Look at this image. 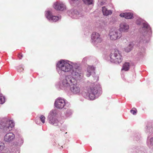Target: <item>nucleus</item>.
<instances>
[{"label": "nucleus", "instance_id": "f257e3e1", "mask_svg": "<svg viewBox=\"0 0 153 153\" xmlns=\"http://www.w3.org/2000/svg\"><path fill=\"white\" fill-rule=\"evenodd\" d=\"M136 23L138 25H141L139 30L141 35L137 38V42L140 43L148 42L152 34L151 30L149 25L146 22L140 18L137 19Z\"/></svg>", "mask_w": 153, "mask_h": 153}, {"label": "nucleus", "instance_id": "f03ea898", "mask_svg": "<svg viewBox=\"0 0 153 153\" xmlns=\"http://www.w3.org/2000/svg\"><path fill=\"white\" fill-rule=\"evenodd\" d=\"M75 64L68 60H61L56 64L57 71L60 76H64L67 73L72 71Z\"/></svg>", "mask_w": 153, "mask_h": 153}, {"label": "nucleus", "instance_id": "7ed1b4c3", "mask_svg": "<svg viewBox=\"0 0 153 153\" xmlns=\"http://www.w3.org/2000/svg\"><path fill=\"white\" fill-rule=\"evenodd\" d=\"M87 91V94L88 96L86 98L92 100L98 98L102 93L101 88L99 84L94 85V86L88 89Z\"/></svg>", "mask_w": 153, "mask_h": 153}, {"label": "nucleus", "instance_id": "20e7f679", "mask_svg": "<svg viewBox=\"0 0 153 153\" xmlns=\"http://www.w3.org/2000/svg\"><path fill=\"white\" fill-rule=\"evenodd\" d=\"M71 73V76L75 81L83 82L85 79L83 72L79 68L78 65L76 63Z\"/></svg>", "mask_w": 153, "mask_h": 153}, {"label": "nucleus", "instance_id": "39448f33", "mask_svg": "<svg viewBox=\"0 0 153 153\" xmlns=\"http://www.w3.org/2000/svg\"><path fill=\"white\" fill-rule=\"evenodd\" d=\"M14 126V123L12 120L5 119L0 120V128L3 129L5 132L12 130Z\"/></svg>", "mask_w": 153, "mask_h": 153}, {"label": "nucleus", "instance_id": "423d86ee", "mask_svg": "<svg viewBox=\"0 0 153 153\" xmlns=\"http://www.w3.org/2000/svg\"><path fill=\"white\" fill-rule=\"evenodd\" d=\"M110 58V60L111 62L116 64L121 63L123 60L122 56L117 49H115L111 51Z\"/></svg>", "mask_w": 153, "mask_h": 153}, {"label": "nucleus", "instance_id": "0eeeda50", "mask_svg": "<svg viewBox=\"0 0 153 153\" xmlns=\"http://www.w3.org/2000/svg\"><path fill=\"white\" fill-rule=\"evenodd\" d=\"M74 81L71 75L65 76V78L62 80L61 83L59 85V88L66 91L69 88Z\"/></svg>", "mask_w": 153, "mask_h": 153}, {"label": "nucleus", "instance_id": "6e6552de", "mask_svg": "<svg viewBox=\"0 0 153 153\" xmlns=\"http://www.w3.org/2000/svg\"><path fill=\"white\" fill-rule=\"evenodd\" d=\"M4 147V144L0 142V153H20V149L16 146L13 145L5 150H3Z\"/></svg>", "mask_w": 153, "mask_h": 153}, {"label": "nucleus", "instance_id": "1a4fd4ad", "mask_svg": "<svg viewBox=\"0 0 153 153\" xmlns=\"http://www.w3.org/2000/svg\"><path fill=\"white\" fill-rule=\"evenodd\" d=\"M68 13L73 19H79L84 16V12L80 10L73 9L69 10Z\"/></svg>", "mask_w": 153, "mask_h": 153}, {"label": "nucleus", "instance_id": "9d476101", "mask_svg": "<svg viewBox=\"0 0 153 153\" xmlns=\"http://www.w3.org/2000/svg\"><path fill=\"white\" fill-rule=\"evenodd\" d=\"M100 36V34L97 32H93L91 35V43L97 47L99 46L102 41V39Z\"/></svg>", "mask_w": 153, "mask_h": 153}, {"label": "nucleus", "instance_id": "9b49d317", "mask_svg": "<svg viewBox=\"0 0 153 153\" xmlns=\"http://www.w3.org/2000/svg\"><path fill=\"white\" fill-rule=\"evenodd\" d=\"M70 104L64 99L58 98L55 100L54 102V105L55 107L57 109H62L65 106L67 107L70 106Z\"/></svg>", "mask_w": 153, "mask_h": 153}, {"label": "nucleus", "instance_id": "f8f14e48", "mask_svg": "<svg viewBox=\"0 0 153 153\" xmlns=\"http://www.w3.org/2000/svg\"><path fill=\"white\" fill-rule=\"evenodd\" d=\"M56 115L57 114L55 110L51 111L50 112L48 118L49 123L55 126H58V121L56 117Z\"/></svg>", "mask_w": 153, "mask_h": 153}, {"label": "nucleus", "instance_id": "ddd939ff", "mask_svg": "<svg viewBox=\"0 0 153 153\" xmlns=\"http://www.w3.org/2000/svg\"><path fill=\"white\" fill-rule=\"evenodd\" d=\"M122 35L120 31L117 29H111L109 32V36L111 40H115L119 39Z\"/></svg>", "mask_w": 153, "mask_h": 153}, {"label": "nucleus", "instance_id": "4468645a", "mask_svg": "<svg viewBox=\"0 0 153 153\" xmlns=\"http://www.w3.org/2000/svg\"><path fill=\"white\" fill-rule=\"evenodd\" d=\"M72 83L70 87V90L71 93L75 95H79L80 93V88L79 85L77 83L75 80Z\"/></svg>", "mask_w": 153, "mask_h": 153}, {"label": "nucleus", "instance_id": "2eb2a0df", "mask_svg": "<svg viewBox=\"0 0 153 153\" xmlns=\"http://www.w3.org/2000/svg\"><path fill=\"white\" fill-rule=\"evenodd\" d=\"M45 16L47 19L51 22H56L61 19L60 16H53L50 10L45 12Z\"/></svg>", "mask_w": 153, "mask_h": 153}, {"label": "nucleus", "instance_id": "dca6fc26", "mask_svg": "<svg viewBox=\"0 0 153 153\" xmlns=\"http://www.w3.org/2000/svg\"><path fill=\"white\" fill-rule=\"evenodd\" d=\"M54 8L57 10L62 11L66 9L65 5L62 2H56L53 5Z\"/></svg>", "mask_w": 153, "mask_h": 153}, {"label": "nucleus", "instance_id": "f3484780", "mask_svg": "<svg viewBox=\"0 0 153 153\" xmlns=\"http://www.w3.org/2000/svg\"><path fill=\"white\" fill-rule=\"evenodd\" d=\"M15 136L12 132H9L6 134L4 136V140L7 142H10L14 139Z\"/></svg>", "mask_w": 153, "mask_h": 153}, {"label": "nucleus", "instance_id": "a211bd4d", "mask_svg": "<svg viewBox=\"0 0 153 153\" xmlns=\"http://www.w3.org/2000/svg\"><path fill=\"white\" fill-rule=\"evenodd\" d=\"M129 28V26L128 24L125 23H122L120 25L119 30L121 33L126 32L128 31Z\"/></svg>", "mask_w": 153, "mask_h": 153}, {"label": "nucleus", "instance_id": "6ab92c4d", "mask_svg": "<svg viewBox=\"0 0 153 153\" xmlns=\"http://www.w3.org/2000/svg\"><path fill=\"white\" fill-rule=\"evenodd\" d=\"M95 68L93 66H89L87 68L86 76L89 77L93 73H95Z\"/></svg>", "mask_w": 153, "mask_h": 153}, {"label": "nucleus", "instance_id": "aec40b11", "mask_svg": "<svg viewBox=\"0 0 153 153\" xmlns=\"http://www.w3.org/2000/svg\"><path fill=\"white\" fill-rule=\"evenodd\" d=\"M120 16L126 19H131L133 17L132 14L130 13H122L120 14Z\"/></svg>", "mask_w": 153, "mask_h": 153}, {"label": "nucleus", "instance_id": "412c9836", "mask_svg": "<svg viewBox=\"0 0 153 153\" xmlns=\"http://www.w3.org/2000/svg\"><path fill=\"white\" fill-rule=\"evenodd\" d=\"M134 42H130L128 45L124 48L125 51L126 52H129L131 51L133 49L134 45Z\"/></svg>", "mask_w": 153, "mask_h": 153}, {"label": "nucleus", "instance_id": "4be33fe9", "mask_svg": "<svg viewBox=\"0 0 153 153\" xmlns=\"http://www.w3.org/2000/svg\"><path fill=\"white\" fill-rule=\"evenodd\" d=\"M102 11L103 14L104 16H108L111 14L112 13V11L108 10L105 7H102Z\"/></svg>", "mask_w": 153, "mask_h": 153}, {"label": "nucleus", "instance_id": "5701e85b", "mask_svg": "<svg viewBox=\"0 0 153 153\" xmlns=\"http://www.w3.org/2000/svg\"><path fill=\"white\" fill-rule=\"evenodd\" d=\"M130 67L129 63L128 62H125L123 65L122 70H124L125 71H128Z\"/></svg>", "mask_w": 153, "mask_h": 153}, {"label": "nucleus", "instance_id": "b1692460", "mask_svg": "<svg viewBox=\"0 0 153 153\" xmlns=\"http://www.w3.org/2000/svg\"><path fill=\"white\" fill-rule=\"evenodd\" d=\"M80 0H69L70 4L72 6H75L79 3Z\"/></svg>", "mask_w": 153, "mask_h": 153}, {"label": "nucleus", "instance_id": "393cba45", "mask_svg": "<svg viewBox=\"0 0 153 153\" xmlns=\"http://www.w3.org/2000/svg\"><path fill=\"white\" fill-rule=\"evenodd\" d=\"M141 51H142L141 52L140 51H139V52L137 55L136 57L140 58L143 56L145 53V50L144 49H143Z\"/></svg>", "mask_w": 153, "mask_h": 153}, {"label": "nucleus", "instance_id": "a878e982", "mask_svg": "<svg viewBox=\"0 0 153 153\" xmlns=\"http://www.w3.org/2000/svg\"><path fill=\"white\" fill-rule=\"evenodd\" d=\"M146 132L148 134L150 133H153V128L151 126H147L146 130Z\"/></svg>", "mask_w": 153, "mask_h": 153}, {"label": "nucleus", "instance_id": "bb28decb", "mask_svg": "<svg viewBox=\"0 0 153 153\" xmlns=\"http://www.w3.org/2000/svg\"><path fill=\"white\" fill-rule=\"evenodd\" d=\"M73 111L71 109H68L64 113L66 117H68L71 116L72 114Z\"/></svg>", "mask_w": 153, "mask_h": 153}, {"label": "nucleus", "instance_id": "cd10ccee", "mask_svg": "<svg viewBox=\"0 0 153 153\" xmlns=\"http://www.w3.org/2000/svg\"><path fill=\"white\" fill-rule=\"evenodd\" d=\"M5 101L4 97L2 94H0V104H3L5 102Z\"/></svg>", "mask_w": 153, "mask_h": 153}, {"label": "nucleus", "instance_id": "c85d7f7f", "mask_svg": "<svg viewBox=\"0 0 153 153\" xmlns=\"http://www.w3.org/2000/svg\"><path fill=\"white\" fill-rule=\"evenodd\" d=\"M141 138V137L140 134L138 133L135 134L134 137V139L135 140L137 141L140 140Z\"/></svg>", "mask_w": 153, "mask_h": 153}, {"label": "nucleus", "instance_id": "c756f323", "mask_svg": "<svg viewBox=\"0 0 153 153\" xmlns=\"http://www.w3.org/2000/svg\"><path fill=\"white\" fill-rule=\"evenodd\" d=\"M24 66L23 65H20L17 67L16 69L19 72H22L24 70Z\"/></svg>", "mask_w": 153, "mask_h": 153}, {"label": "nucleus", "instance_id": "7c9ffc66", "mask_svg": "<svg viewBox=\"0 0 153 153\" xmlns=\"http://www.w3.org/2000/svg\"><path fill=\"white\" fill-rule=\"evenodd\" d=\"M84 3L86 4L90 5L92 4L93 0H83Z\"/></svg>", "mask_w": 153, "mask_h": 153}, {"label": "nucleus", "instance_id": "2f4dec72", "mask_svg": "<svg viewBox=\"0 0 153 153\" xmlns=\"http://www.w3.org/2000/svg\"><path fill=\"white\" fill-rule=\"evenodd\" d=\"M40 120L43 123H44L45 122V116L43 115H41L40 117Z\"/></svg>", "mask_w": 153, "mask_h": 153}, {"label": "nucleus", "instance_id": "473e14b6", "mask_svg": "<svg viewBox=\"0 0 153 153\" xmlns=\"http://www.w3.org/2000/svg\"><path fill=\"white\" fill-rule=\"evenodd\" d=\"M18 143L19 145H21L23 143V139L22 137H20L18 140Z\"/></svg>", "mask_w": 153, "mask_h": 153}, {"label": "nucleus", "instance_id": "72a5a7b5", "mask_svg": "<svg viewBox=\"0 0 153 153\" xmlns=\"http://www.w3.org/2000/svg\"><path fill=\"white\" fill-rule=\"evenodd\" d=\"M148 145H153V137L150 139L149 141H148Z\"/></svg>", "mask_w": 153, "mask_h": 153}, {"label": "nucleus", "instance_id": "f704fd0d", "mask_svg": "<svg viewBox=\"0 0 153 153\" xmlns=\"http://www.w3.org/2000/svg\"><path fill=\"white\" fill-rule=\"evenodd\" d=\"M131 113L133 115H135L136 114L137 112V110L135 109V110H131L130 111Z\"/></svg>", "mask_w": 153, "mask_h": 153}, {"label": "nucleus", "instance_id": "c9c22d12", "mask_svg": "<svg viewBox=\"0 0 153 153\" xmlns=\"http://www.w3.org/2000/svg\"><path fill=\"white\" fill-rule=\"evenodd\" d=\"M22 55L21 53L19 54L18 55V57L19 59H21L22 58Z\"/></svg>", "mask_w": 153, "mask_h": 153}, {"label": "nucleus", "instance_id": "e433bc0d", "mask_svg": "<svg viewBox=\"0 0 153 153\" xmlns=\"http://www.w3.org/2000/svg\"><path fill=\"white\" fill-rule=\"evenodd\" d=\"M87 59V58H84L82 60V62L84 63H85Z\"/></svg>", "mask_w": 153, "mask_h": 153}, {"label": "nucleus", "instance_id": "4c0bfd02", "mask_svg": "<svg viewBox=\"0 0 153 153\" xmlns=\"http://www.w3.org/2000/svg\"><path fill=\"white\" fill-rule=\"evenodd\" d=\"M36 124H37V123H37V121H36Z\"/></svg>", "mask_w": 153, "mask_h": 153}]
</instances>
